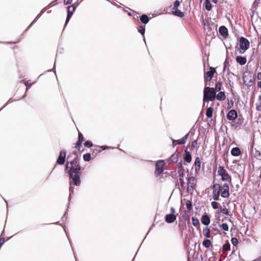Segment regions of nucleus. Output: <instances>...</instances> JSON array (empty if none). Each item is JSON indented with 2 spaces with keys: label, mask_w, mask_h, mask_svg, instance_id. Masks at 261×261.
Masks as SVG:
<instances>
[{
  "label": "nucleus",
  "mask_w": 261,
  "mask_h": 261,
  "mask_svg": "<svg viewBox=\"0 0 261 261\" xmlns=\"http://www.w3.org/2000/svg\"><path fill=\"white\" fill-rule=\"evenodd\" d=\"M189 134L186 135L181 139L176 140L177 144H184L186 142V140L188 138Z\"/></svg>",
  "instance_id": "23"
},
{
  "label": "nucleus",
  "mask_w": 261,
  "mask_h": 261,
  "mask_svg": "<svg viewBox=\"0 0 261 261\" xmlns=\"http://www.w3.org/2000/svg\"><path fill=\"white\" fill-rule=\"evenodd\" d=\"M216 95L214 88L205 87L203 91V101H213L215 99Z\"/></svg>",
  "instance_id": "2"
},
{
  "label": "nucleus",
  "mask_w": 261,
  "mask_h": 261,
  "mask_svg": "<svg viewBox=\"0 0 261 261\" xmlns=\"http://www.w3.org/2000/svg\"><path fill=\"white\" fill-rule=\"evenodd\" d=\"M197 144V141H194L192 142V147H195V145Z\"/></svg>",
  "instance_id": "50"
},
{
  "label": "nucleus",
  "mask_w": 261,
  "mask_h": 261,
  "mask_svg": "<svg viewBox=\"0 0 261 261\" xmlns=\"http://www.w3.org/2000/svg\"><path fill=\"white\" fill-rule=\"evenodd\" d=\"M213 109L212 107H209L207 109L206 112V115L207 118H211L213 116Z\"/></svg>",
  "instance_id": "24"
},
{
  "label": "nucleus",
  "mask_w": 261,
  "mask_h": 261,
  "mask_svg": "<svg viewBox=\"0 0 261 261\" xmlns=\"http://www.w3.org/2000/svg\"><path fill=\"white\" fill-rule=\"evenodd\" d=\"M173 146H175L177 144V142H176V140H173Z\"/></svg>",
  "instance_id": "51"
},
{
  "label": "nucleus",
  "mask_w": 261,
  "mask_h": 261,
  "mask_svg": "<svg viewBox=\"0 0 261 261\" xmlns=\"http://www.w3.org/2000/svg\"><path fill=\"white\" fill-rule=\"evenodd\" d=\"M258 86L261 88V81L259 82L257 84Z\"/></svg>",
  "instance_id": "53"
},
{
  "label": "nucleus",
  "mask_w": 261,
  "mask_h": 261,
  "mask_svg": "<svg viewBox=\"0 0 261 261\" xmlns=\"http://www.w3.org/2000/svg\"><path fill=\"white\" fill-rule=\"evenodd\" d=\"M231 154L233 156H239L241 154V150L238 147H234L231 150Z\"/></svg>",
  "instance_id": "19"
},
{
  "label": "nucleus",
  "mask_w": 261,
  "mask_h": 261,
  "mask_svg": "<svg viewBox=\"0 0 261 261\" xmlns=\"http://www.w3.org/2000/svg\"><path fill=\"white\" fill-rule=\"evenodd\" d=\"M178 173L179 175V178H184V177L185 176V170L182 167V164L181 163H179L178 166Z\"/></svg>",
  "instance_id": "17"
},
{
  "label": "nucleus",
  "mask_w": 261,
  "mask_h": 261,
  "mask_svg": "<svg viewBox=\"0 0 261 261\" xmlns=\"http://www.w3.org/2000/svg\"><path fill=\"white\" fill-rule=\"evenodd\" d=\"M220 34L224 37L226 38L228 36L227 29L224 26H221L219 30Z\"/></svg>",
  "instance_id": "14"
},
{
  "label": "nucleus",
  "mask_w": 261,
  "mask_h": 261,
  "mask_svg": "<svg viewBox=\"0 0 261 261\" xmlns=\"http://www.w3.org/2000/svg\"><path fill=\"white\" fill-rule=\"evenodd\" d=\"M216 97L219 100H224L226 98V96L224 92H220L216 95Z\"/></svg>",
  "instance_id": "20"
},
{
  "label": "nucleus",
  "mask_w": 261,
  "mask_h": 261,
  "mask_svg": "<svg viewBox=\"0 0 261 261\" xmlns=\"http://www.w3.org/2000/svg\"><path fill=\"white\" fill-rule=\"evenodd\" d=\"M179 155L178 153H174L168 160L169 162L176 163L178 160Z\"/></svg>",
  "instance_id": "18"
},
{
  "label": "nucleus",
  "mask_w": 261,
  "mask_h": 261,
  "mask_svg": "<svg viewBox=\"0 0 261 261\" xmlns=\"http://www.w3.org/2000/svg\"><path fill=\"white\" fill-rule=\"evenodd\" d=\"M230 245L228 243L225 244L223 246V249L224 251H228L230 250Z\"/></svg>",
  "instance_id": "34"
},
{
  "label": "nucleus",
  "mask_w": 261,
  "mask_h": 261,
  "mask_svg": "<svg viewBox=\"0 0 261 261\" xmlns=\"http://www.w3.org/2000/svg\"><path fill=\"white\" fill-rule=\"evenodd\" d=\"M184 160L187 163H190L191 161V155L189 151H186V154L184 157Z\"/></svg>",
  "instance_id": "25"
},
{
  "label": "nucleus",
  "mask_w": 261,
  "mask_h": 261,
  "mask_svg": "<svg viewBox=\"0 0 261 261\" xmlns=\"http://www.w3.org/2000/svg\"><path fill=\"white\" fill-rule=\"evenodd\" d=\"M228 105H231V103H228Z\"/></svg>",
  "instance_id": "57"
},
{
  "label": "nucleus",
  "mask_w": 261,
  "mask_h": 261,
  "mask_svg": "<svg viewBox=\"0 0 261 261\" xmlns=\"http://www.w3.org/2000/svg\"><path fill=\"white\" fill-rule=\"evenodd\" d=\"M84 145L87 147H91L93 146L92 142L90 141H87L85 142Z\"/></svg>",
  "instance_id": "38"
},
{
  "label": "nucleus",
  "mask_w": 261,
  "mask_h": 261,
  "mask_svg": "<svg viewBox=\"0 0 261 261\" xmlns=\"http://www.w3.org/2000/svg\"><path fill=\"white\" fill-rule=\"evenodd\" d=\"M255 155L258 157L261 156V152L258 150H256L255 151Z\"/></svg>",
  "instance_id": "46"
},
{
  "label": "nucleus",
  "mask_w": 261,
  "mask_h": 261,
  "mask_svg": "<svg viewBox=\"0 0 261 261\" xmlns=\"http://www.w3.org/2000/svg\"><path fill=\"white\" fill-rule=\"evenodd\" d=\"M228 105H231V103H228Z\"/></svg>",
  "instance_id": "58"
},
{
  "label": "nucleus",
  "mask_w": 261,
  "mask_h": 261,
  "mask_svg": "<svg viewBox=\"0 0 261 261\" xmlns=\"http://www.w3.org/2000/svg\"><path fill=\"white\" fill-rule=\"evenodd\" d=\"M218 174L220 176L223 181L231 182V177L228 172L222 166H219L218 168Z\"/></svg>",
  "instance_id": "3"
},
{
  "label": "nucleus",
  "mask_w": 261,
  "mask_h": 261,
  "mask_svg": "<svg viewBox=\"0 0 261 261\" xmlns=\"http://www.w3.org/2000/svg\"><path fill=\"white\" fill-rule=\"evenodd\" d=\"M176 219V216L173 214H167L165 216V221L167 223H172Z\"/></svg>",
  "instance_id": "13"
},
{
  "label": "nucleus",
  "mask_w": 261,
  "mask_h": 261,
  "mask_svg": "<svg viewBox=\"0 0 261 261\" xmlns=\"http://www.w3.org/2000/svg\"><path fill=\"white\" fill-rule=\"evenodd\" d=\"M187 190L188 191H192L196 185V179L194 176L187 177Z\"/></svg>",
  "instance_id": "5"
},
{
  "label": "nucleus",
  "mask_w": 261,
  "mask_h": 261,
  "mask_svg": "<svg viewBox=\"0 0 261 261\" xmlns=\"http://www.w3.org/2000/svg\"><path fill=\"white\" fill-rule=\"evenodd\" d=\"M172 12L174 15L180 17H182L184 16V13L179 10L177 8L172 9Z\"/></svg>",
  "instance_id": "22"
},
{
  "label": "nucleus",
  "mask_w": 261,
  "mask_h": 261,
  "mask_svg": "<svg viewBox=\"0 0 261 261\" xmlns=\"http://www.w3.org/2000/svg\"><path fill=\"white\" fill-rule=\"evenodd\" d=\"M221 87H222V83L221 82H218L215 86V88H214L215 90V91H220L221 90Z\"/></svg>",
  "instance_id": "31"
},
{
  "label": "nucleus",
  "mask_w": 261,
  "mask_h": 261,
  "mask_svg": "<svg viewBox=\"0 0 261 261\" xmlns=\"http://www.w3.org/2000/svg\"><path fill=\"white\" fill-rule=\"evenodd\" d=\"M72 0H64V3L66 4V5H68V4H69L71 3Z\"/></svg>",
  "instance_id": "47"
},
{
  "label": "nucleus",
  "mask_w": 261,
  "mask_h": 261,
  "mask_svg": "<svg viewBox=\"0 0 261 261\" xmlns=\"http://www.w3.org/2000/svg\"><path fill=\"white\" fill-rule=\"evenodd\" d=\"M227 62L226 61H225V62L224 63V70H225L226 69V66H227Z\"/></svg>",
  "instance_id": "52"
},
{
  "label": "nucleus",
  "mask_w": 261,
  "mask_h": 261,
  "mask_svg": "<svg viewBox=\"0 0 261 261\" xmlns=\"http://www.w3.org/2000/svg\"><path fill=\"white\" fill-rule=\"evenodd\" d=\"M231 243L234 246H236L238 243V239L236 238H232L231 239Z\"/></svg>",
  "instance_id": "41"
},
{
  "label": "nucleus",
  "mask_w": 261,
  "mask_h": 261,
  "mask_svg": "<svg viewBox=\"0 0 261 261\" xmlns=\"http://www.w3.org/2000/svg\"><path fill=\"white\" fill-rule=\"evenodd\" d=\"M258 99H259V102H261V95H259L258 96Z\"/></svg>",
  "instance_id": "54"
},
{
  "label": "nucleus",
  "mask_w": 261,
  "mask_h": 261,
  "mask_svg": "<svg viewBox=\"0 0 261 261\" xmlns=\"http://www.w3.org/2000/svg\"><path fill=\"white\" fill-rule=\"evenodd\" d=\"M164 164V162L162 160H160L156 163L155 174L156 176H159L163 172Z\"/></svg>",
  "instance_id": "8"
},
{
  "label": "nucleus",
  "mask_w": 261,
  "mask_h": 261,
  "mask_svg": "<svg viewBox=\"0 0 261 261\" xmlns=\"http://www.w3.org/2000/svg\"><path fill=\"white\" fill-rule=\"evenodd\" d=\"M256 109L258 111H261V102H258L256 103Z\"/></svg>",
  "instance_id": "42"
},
{
  "label": "nucleus",
  "mask_w": 261,
  "mask_h": 261,
  "mask_svg": "<svg viewBox=\"0 0 261 261\" xmlns=\"http://www.w3.org/2000/svg\"><path fill=\"white\" fill-rule=\"evenodd\" d=\"M212 1H213V2L214 3H215V4H216V3H217V0H212Z\"/></svg>",
  "instance_id": "55"
},
{
  "label": "nucleus",
  "mask_w": 261,
  "mask_h": 261,
  "mask_svg": "<svg viewBox=\"0 0 261 261\" xmlns=\"http://www.w3.org/2000/svg\"><path fill=\"white\" fill-rule=\"evenodd\" d=\"M202 245L206 248H210L211 246H212V243L211 242V241L210 240H208V239H206V240H204L203 242H202Z\"/></svg>",
  "instance_id": "21"
},
{
  "label": "nucleus",
  "mask_w": 261,
  "mask_h": 261,
  "mask_svg": "<svg viewBox=\"0 0 261 261\" xmlns=\"http://www.w3.org/2000/svg\"><path fill=\"white\" fill-rule=\"evenodd\" d=\"M220 185L215 184L213 186V198L215 200H219L220 194H221Z\"/></svg>",
  "instance_id": "6"
},
{
  "label": "nucleus",
  "mask_w": 261,
  "mask_h": 261,
  "mask_svg": "<svg viewBox=\"0 0 261 261\" xmlns=\"http://www.w3.org/2000/svg\"><path fill=\"white\" fill-rule=\"evenodd\" d=\"M170 211H171V214H174V213H175V209L173 207H171V209H170Z\"/></svg>",
  "instance_id": "49"
},
{
  "label": "nucleus",
  "mask_w": 261,
  "mask_h": 261,
  "mask_svg": "<svg viewBox=\"0 0 261 261\" xmlns=\"http://www.w3.org/2000/svg\"><path fill=\"white\" fill-rule=\"evenodd\" d=\"M203 235L207 238L211 237L210 229L208 228H204L203 230Z\"/></svg>",
  "instance_id": "26"
},
{
  "label": "nucleus",
  "mask_w": 261,
  "mask_h": 261,
  "mask_svg": "<svg viewBox=\"0 0 261 261\" xmlns=\"http://www.w3.org/2000/svg\"><path fill=\"white\" fill-rule=\"evenodd\" d=\"M211 205L214 209H217L219 207V203L216 201H213Z\"/></svg>",
  "instance_id": "35"
},
{
  "label": "nucleus",
  "mask_w": 261,
  "mask_h": 261,
  "mask_svg": "<svg viewBox=\"0 0 261 261\" xmlns=\"http://www.w3.org/2000/svg\"><path fill=\"white\" fill-rule=\"evenodd\" d=\"M141 22L143 23H147L149 21L148 17L146 15H143L140 17Z\"/></svg>",
  "instance_id": "28"
},
{
  "label": "nucleus",
  "mask_w": 261,
  "mask_h": 261,
  "mask_svg": "<svg viewBox=\"0 0 261 261\" xmlns=\"http://www.w3.org/2000/svg\"><path fill=\"white\" fill-rule=\"evenodd\" d=\"M256 77L258 80H261V72H258L257 73Z\"/></svg>",
  "instance_id": "48"
},
{
  "label": "nucleus",
  "mask_w": 261,
  "mask_h": 261,
  "mask_svg": "<svg viewBox=\"0 0 261 261\" xmlns=\"http://www.w3.org/2000/svg\"><path fill=\"white\" fill-rule=\"evenodd\" d=\"M84 160L85 161H89L91 160L90 153H87L83 155Z\"/></svg>",
  "instance_id": "32"
},
{
  "label": "nucleus",
  "mask_w": 261,
  "mask_h": 261,
  "mask_svg": "<svg viewBox=\"0 0 261 261\" xmlns=\"http://www.w3.org/2000/svg\"><path fill=\"white\" fill-rule=\"evenodd\" d=\"M201 222L205 225H208L210 223V218L207 215H203L201 219Z\"/></svg>",
  "instance_id": "16"
},
{
  "label": "nucleus",
  "mask_w": 261,
  "mask_h": 261,
  "mask_svg": "<svg viewBox=\"0 0 261 261\" xmlns=\"http://www.w3.org/2000/svg\"><path fill=\"white\" fill-rule=\"evenodd\" d=\"M180 185L182 189L186 188V184L184 181V178H179Z\"/></svg>",
  "instance_id": "33"
},
{
  "label": "nucleus",
  "mask_w": 261,
  "mask_h": 261,
  "mask_svg": "<svg viewBox=\"0 0 261 261\" xmlns=\"http://www.w3.org/2000/svg\"><path fill=\"white\" fill-rule=\"evenodd\" d=\"M192 224L195 226V227H199V220L196 218V217H192Z\"/></svg>",
  "instance_id": "27"
},
{
  "label": "nucleus",
  "mask_w": 261,
  "mask_h": 261,
  "mask_svg": "<svg viewBox=\"0 0 261 261\" xmlns=\"http://www.w3.org/2000/svg\"><path fill=\"white\" fill-rule=\"evenodd\" d=\"M250 43L245 38L241 37L240 39V54H244L249 48Z\"/></svg>",
  "instance_id": "4"
},
{
  "label": "nucleus",
  "mask_w": 261,
  "mask_h": 261,
  "mask_svg": "<svg viewBox=\"0 0 261 261\" xmlns=\"http://www.w3.org/2000/svg\"><path fill=\"white\" fill-rule=\"evenodd\" d=\"M69 155H68V157H67V160H68V159H69Z\"/></svg>",
  "instance_id": "56"
},
{
  "label": "nucleus",
  "mask_w": 261,
  "mask_h": 261,
  "mask_svg": "<svg viewBox=\"0 0 261 261\" xmlns=\"http://www.w3.org/2000/svg\"><path fill=\"white\" fill-rule=\"evenodd\" d=\"M66 169H69V191L70 195H71L74 192V188L72 186H79L81 183L80 179L81 167L77 158H75L70 162H67Z\"/></svg>",
  "instance_id": "1"
},
{
  "label": "nucleus",
  "mask_w": 261,
  "mask_h": 261,
  "mask_svg": "<svg viewBox=\"0 0 261 261\" xmlns=\"http://www.w3.org/2000/svg\"><path fill=\"white\" fill-rule=\"evenodd\" d=\"M138 31L142 35H144L145 33V28L143 27L140 26L138 28Z\"/></svg>",
  "instance_id": "39"
},
{
  "label": "nucleus",
  "mask_w": 261,
  "mask_h": 261,
  "mask_svg": "<svg viewBox=\"0 0 261 261\" xmlns=\"http://www.w3.org/2000/svg\"><path fill=\"white\" fill-rule=\"evenodd\" d=\"M78 141H79V142H82L84 141V137H83V135L80 133H79V140Z\"/></svg>",
  "instance_id": "44"
},
{
  "label": "nucleus",
  "mask_w": 261,
  "mask_h": 261,
  "mask_svg": "<svg viewBox=\"0 0 261 261\" xmlns=\"http://www.w3.org/2000/svg\"><path fill=\"white\" fill-rule=\"evenodd\" d=\"M180 5V2L178 0H176L174 3V7L172 9H176V8H177Z\"/></svg>",
  "instance_id": "43"
},
{
  "label": "nucleus",
  "mask_w": 261,
  "mask_h": 261,
  "mask_svg": "<svg viewBox=\"0 0 261 261\" xmlns=\"http://www.w3.org/2000/svg\"><path fill=\"white\" fill-rule=\"evenodd\" d=\"M236 60L237 62L241 65H245L247 62V59L245 57L240 56H237Z\"/></svg>",
  "instance_id": "15"
},
{
  "label": "nucleus",
  "mask_w": 261,
  "mask_h": 261,
  "mask_svg": "<svg viewBox=\"0 0 261 261\" xmlns=\"http://www.w3.org/2000/svg\"><path fill=\"white\" fill-rule=\"evenodd\" d=\"M221 196L224 198H228L229 196V188L227 183L224 184L222 186H220Z\"/></svg>",
  "instance_id": "7"
},
{
  "label": "nucleus",
  "mask_w": 261,
  "mask_h": 261,
  "mask_svg": "<svg viewBox=\"0 0 261 261\" xmlns=\"http://www.w3.org/2000/svg\"><path fill=\"white\" fill-rule=\"evenodd\" d=\"M66 153L65 150L60 151L59 158L57 159V163L59 165H63L65 161Z\"/></svg>",
  "instance_id": "10"
},
{
  "label": "nucleus",
  "mask_w": 261,
  "mask_h": 261,
  "mask_svg": "<svg viewBox=\"0 0 261 261\" xmlns=\"http://www.w3.org/2000/svg\"><path fill=\"white\" fill-rule=\"evenodd\" d=\"M75 9H76V6H75L74 5H72L68 7V13H67V18H66V24H67L68 23V22L69 21L73 12L75 10Z\"/></svg>",
  "instance_id": "11"
},
{
  "label": "nucleus",
  "mask_w": 261,
  "mask_h": 261,
  "mask_svg": "<svg viewBox=\"0 0 261 261\" xmlns=\"http://www.w3.org/2000/svg\"><path fill=\"white\" fill-rule=\"evenodd\" d=\"M82 142H79L76 143V147L80 148L82 145Z\"/></svg>",
  "instance_id": "45"
},
{
  "label": "nucleus",
  "mask_w": 261,
  "mask_h": 261,
  "mask_svg": "<svg viewBox=\"0 0 261 261\" xmlns=\"http://www.w3.org/2000/svg\"><path fill=\"white\" fill-rule=\"evenodd\" d=\"M201 162L199 159V158H197L195 161V165L196 166V170L197 169V168L199 169L200 167Z\"/></svg>",
  "instance_id": "29"
},
{
  "label": "nucleus",
  "mask_w": 261,
  "mask_h": 261,
  "mask_svg": "<svg viewBox=\"0 0 261 261\" xmlns=\"http://www.w3.org/2000/svg\"><path fill=\"white\" fill-rule=\"evenodd\" d=\"M205 8L207 10L210 11L212 9V5L208 0L205 1Z\"/></svg>",
  "instance_id": "30"
},
{
  "label": "nucleus",
  "mask_w": 261,
  "mask_h": 261,
  "mask_svg": "<svg viewBox=\"0 0 261 261\" xmlns=\"http://www.w3.org/2000/svg\"><path fill=\"white\" fill-rule=\"evenodd\" d=\"M186 207L187 209L190 211L192 209V204L190 201H187L186 203Z\"/></svg>",
  "instance_id": "40"
},
{
  "label": "nucleus",
  "mask_w": 261,
  "mask_h": 261,
  "mask_svg": "<svg viewBox=\"0 0 261 261\" xmlns=\"http://www.w3.org/2000/svg\"><path fill=\"white\" fill-rule=\"evenodd\" d=\"M216 72V70L213 67H210V70L207 71L204 75V80L206 82L210 81L212 79L214 73Z\"/></svg>",
  "instance_id": "9"
},
{
  "label": "nucleus",
  "mask_w": 261,
  "mask_h": 261,
  "mask_svg": "<svg viewBox=\"0 0 261 261\" xmlns=\"http://www.w3.org/2000/svg\"><path fill=\"white\" fill-rule=\"evenodd\" d=\"M238 117V113L234 110L229 111L227 114V118L229 120L233 121Z\"/></svg>",
  "instance_id": "12"
},
{
  "label": "nucleus",
  "mask_w": 261,
  "mask_h": 261,
  "mask_svg": "<svg viewBox=\"0 0 261 261\" xmlns=\"http://www.w3.org/2000/svg\"><path fill=\"white\" fill-rule=\"evenodd\" d=\"M220 211L221 213H222L223 214H224L225 215H229V212H228V210L225 207H224L223 208H221Z\"/></svg>",
  "instance_id": "36"
},
{
  "label": "nucleus",
  "mask_w": 261,
  "mask_h": 261,
  "mask_svg": "<svg viewBox=\"0 0 261 261\" xmlns=\"http://www.w3.org/2000/svg\"><path fill=\"white\" fill-rule=\"evenodd\" d=\"M221 227L222 229L224 231H228V226L226 223H223Z\"/></svg>",
  "instance_id": "37"
}]
</instances>
